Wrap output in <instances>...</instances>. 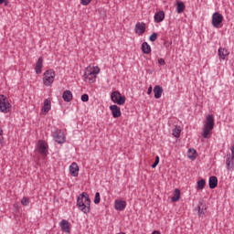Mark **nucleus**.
I'll use <instances>...</instances> for the list:
<instances>
[{
    "mask_svg": "<svg viewBox=\"0 0 234 234\" xmlns=\"http://www.w3.org/2000/svg\"><path fill=\"white\" fill-rule=\"evenodd\" d=\"M92 0H81V5H83V6H87L88 5H90V2Z\"/></svg>",
    "mask_w": 234,
    "mask_h": 234,
    "instance_id": "33",
    "label": "nucleus"
},
{
    "mask_svg": "<svg viewBox=\"0 0 234 234\" xmlns=\"http://www.w3.org/2000/svg\"><path fill=\"white\" fill-rule=\"evenodd\" d=\"M59 226L61 228V230L65 231V233L70 232V224L66 219H62L59 223Z\"/></svg>",
    "mask_w": 234,
    "mask_h": 234,
    "instance_id": "15",
    "label": "nucleus"
},
{
    "mask_svg": "<svg viewBox=\"0 0 234 234\" xmlns=\"http://www.w3.org/2000/svg\"><path fill=\"white\" fill-rule=\"evenodd\" d=\"M3 144V137H0V145Z\"/></svg>",
    "mask_w": 234,
    "mask_h": 234,
    "instance_id": "40",
    "label": "nucleus"
},
{
    "mask_svg": "<svg viewBox=\"0 0 234 234\" xmlns=\"http://www.w3.org/2000/svg\"><path fill=\"white\" fill-rule=\"evenodd\" d=\"M158 63L159 65H165V60L164 58H159Z\"/></svg>",
    "mask_w": 234,
    "mask_h": 234,
    "instance_id": "35",
    "label": "nucleus"
},
{
    "mask_svg": "<svg viewBox=\"0 0 234 234\" xmlns=\"http://www.w3.org/2000/svg\"><path fill=\"white\" fill-rule=\"evenodd\" d=\"M110 111H112V114L113 118H120V116H122V110L116 104L111 105Z\"/></svg>",
    "mask_w": 234,
    "mask_h": 234,
    "instance_id": "11",
    "label": "nucleus"
},
{
    "mask_svg": "<svg viewBox=\"0 0 234 234\" xmlns=\"http://www.w3.org/2000/svg\"><path fill=\"white\" fill-rule=\"evenodd\" d=\"M4 3L5 6L8 5V1H4Z\"/></svg>",
    "mask_w": 234,
    "mask_h": 234,
    "instance_id": "42",
    "label": "nucleus"
},
{
    "mask_svg": "<svg viewBox=\"0 0 234 234\" xmlns=\"http://www.w3.org/2000/svg\"><path fill=\"white\" fill-rule=\"evenodd\" d=\"M114 207H115L116 211H123V209H125V207H127V202L121 200V199H117L114 202Z\"/></svg>",
    "mask_w": 234,
    "mask_h": 234,
    "instance_id": "12",
    "label": "nucleus"
},
{
    "mask_svg": "<svg viewBox=\"0 0 234 234\" xmlns=\"http://www.w3.org/2000/svg\"><path fill=\"white\" fill-rule=\"evenodd\" d=\"M218 53L220 59H226L229 56V51L226 48H219Z\"/></svg>",
    "mask_w": 234,
    "mask_h": 234,
    "instance_id": "17",
    "label": "nucleus"
},
{
    "mask_svg": "<svg viewBox=\"0 0 234 234\" xmlns=\"http://www.w3.org/2000/svg\"><path fill=\"white\" fill-rule=\"evenodd\" d=\"M150 41L154 42L156 39H158V34L156 33H153L150 37H149Z\"/></svg>",
    "mask_w": 234,
    "mask_h": 234,
    "instance_id": "31",
    "label": "nucleus"
},
{
    "mask_svg": "<svg viewBox=\"0 0 234 234\" xmlns=\"http://www.w3.org/2000/svg\"><path fill=\"white\" fill-rule=\"evenodd\" d=\"M214 127L215 118L213 117V115H207L203 125V138H211V131H213Z\"/></svg>",
    "mask_w": 234,
    "mask_h": 234,
    "instance_id": "3",
    "label": "nucleus"
},
{
    "mask_svg": "<svg viewBox=\"0 0 234 234\" xmlns=\"http://www.w3.org/2000/svg\"><path fill=\"white\" fill-rule=\"evenodd\" d=\"M198 214L202 215V211H200V207H198Z\"/></svg>",
    "mask_w": 234,
    "mask_h": 234,
    "instance_id": "39",
    "label": "nucleus"
},
{
    "mask_svg": "<svg viewBox=\"0 0 234 234\" xmlns=\"http://www.w3.org/2000/svg\"><path fill=\"white\" fill-rule=\"evenodd\" d=\"M208 186L210 189H215V187L218 186V178L215 176H210L208 179Z\"/></svg>",
    "mask_w": 234,
    "mask_h": 234,
    "instance_id": "16",
    "label": "nucleus"
},
{
    "mask_svg": "<svg viewBox=\"0 0 234 234\" xmlns=\"http://www.w3.org/2000/svg\"><path fill=\"white\" fill-rule=\"evenodd\" d=\"M100 200H101L100 197V192H96L95 198H94V204H100Z\"/></svg>",
    "mask_w": 234,
    "mask_h": 234,
    "instance_id": "30",
    "label": "nucleus"
},
{
    "mask_svg": "<svg viewBox=\"0 0 234 234\" xmlns=\"http://www.w3.org/2000/svg\"><path fill=\"white\" fill-rule=\"evenodd\" d=\"M154 22L155 23H162L164 19H165V13L164 11H159L154 14Z\"/></svg>",
    "mask_w": 234,
    "mask_h": 234,
    "instance_id": "14",
    "label": "nucleus"
},
{
    "mask_svg": "<svg viewBox=\"0 0 234 234\" xmlns=\"http://www.w3.org/2000/svg\"><path fill=\"white\" fill-rule=\"evenodd\" d=\"M187 156L190 160H195V158H197V150L189 149Z\"/></svg>",
    "mask_w": 234,
    "mask_h": 234,
    "instance_id": "27",
    "label": "nucleus"
},
{
    "mask_svg": "<svg viewBox=\"0 0 234 234\" xmlns=\"http://www.w3.org/2000/svg\"><path fill=\"white\" fill-rule=\"evenodd\" d=\"M77 206L82 213H85V215L90 213V197H89V194L86 192L80 194L77 199Z\"/></svg>",
    "mask_w": 234,
    "mask_h": 234,
    "instance_id": "1",
    "label": "nucleus"
},
{
    "mask_svg": "<svg viewBox=\"0 0 234 234\" xmlns=\"http://www.w3.org/2000/svg\"><path fill=\"white\" fill-rule=\"evenodd\" d=\"M0 136H3V129L0 127Z\"/></svg>",
    "mask_w": 234,
    "mask_h": 234,
    "instance_id": "38",
    "label": "nucleus"
},
{
    "mask_svg": "<svg viewBox=\"0 0 234 234\" xmlns=\"http://www.w3.org/2000/svg\"><path fill=\"white\" fill-rule=\"evenodd\" d=\"M162 92H164V89H162V87H160L159 85L154 86V98L156 100H159V98H162Z\"/></svg>",
    "mask_w": 234,
    "mask_h": 234,
    "instance_id": "19",
    "label": "nucleus"
},
{
    "mask_svg": "<svg viewBox=\"0 0 234 234\" xmlns=\"http://www.w3.org/2000/svg\"><path fill=\"white\" fill-rule=\"evenodd\" d=\"M5 3V0H0V5H3Z\"/></svg>",
    "mask_w": 234,
    "mask_h": 234,
    "instance_id": "41",
    "label": "nucleus"
},
{
    "mask_svg": "<svg viewBox=\"0 0 234 234\" xmlns=\"http://www.w3.org/2000/svg\"><path fill=\"white\" fill-rule=\"evenodd\" d=\"M52 109L50 99H46L44 101V106L42 108L43 112H48Z\"/></svg>",
    "mask_w": 234,
    "mask_h": 234,
    "instance_id": "21",
    "label": "nucleus"
},
{
    "mask_svg": "<svg viewBox=\"0 0 234 234\" xmlns=\"http://www.w3.org/2000/svg\"><path fill=\"white\" fill-rule=\"evenodd\" d=\"M0 111L1 112H8L10 111V102L5 98V95H0Z\"/></svg>",
    "mask_w": 234,
    "mask_h": 234,
    "instance_id": "8",
    "label": "nucleus"
},
{
    "mask_svg": "<svg viewBox=\"0 0 234 234\" xmlns=\"http://www.w3.org/2000/svg\"><path fill=\"white\" fill-rule=\"evenodd\" d=\"M151 92H153V87L152 86H150L148 88L147 94L149 95V94H151Z\"/></svg>",
    "mask_w": 234,
    "mask_h": 234,
    "instance_id": "37",
    "label": "nucleus"
},
{
    "mask_svg": "<svg viewBox=\"0 0 234 234\" xmlns=\"http://www.w3.org/2000/svg\"><path fill=\"white\" fill-rule=\"evenodd\" d=\"M62 99L67 102L72 101V91L69 90H65L62 94Z\"/></svg>",
    "mask_w": 234,
    "mask_h": 234,
    "instance_id": "20",
    "label": "nucleus"
},
{
    "mask_svg": "<svg viewBox=\"0 0 234 234\" xmlns=\"http://www.w3.org/2000/svg\"><path fill=\"white\" fill-rule=\"evenodd\" d=\"M226 165H227L228 169H231L234 167L233 161H231V159H229V158H227Z\"/></svg>",
    "mask_w": 234,
    "mask_h": 234,
    "instance_id": "28",
    "label": "nucleus"
},
{
    "mask_svg": "<svg viewBox=\"0 0 234 234\" xmlns=\"http://www.w3.org/2000/svg\"><path fill=\"white\" fill-rule=\"evenodd\" d=\"M158 164H160V157L156 156L154 163L152 165V168L154 169V167H156V165H158Z\"/></svg>",
    "mask_w": 234,
    "mask_h": 234,
    "instance_id": "32",
    "label": "nucleus"
},
{
    "mask_svg": "<svg viewBox=\"0 0 234 234\" xmlns=\"http://www.w3.org/2000/svg\"><path fill=\"white\" fill-rule=\"evenodd\" d=\"M22 206H28L30 204V199L28 197H24L21 200Z\"/></svg>",
    "mask_w": 234,
    "mask_h": 234,
    "instance_id": "29",
    "label": "nucleus"
},
{
    "mask_svg": "<svg viewBox=\"0 0 234 234\" xmlns=\"http://www.w3.org/2000/svg\"><path fill=\"white\" fill-rule=\"evenodd\" d=\"M222 21H224V16H222V14L215 12L212 15V27H214V28H221Z\"/></svg>",
    "mask_w": 234,
    "mask_h": 234,
    "instance_id": "5",
    "label": "nucleus"
},
{
    "mask_svg": "<svg viewBox=\"0 0 234 234\" xmlns=\"http://www.w3.org/2000/svg\"><path fill=\"white\" fill-rule=\"evenodd\" d=\"M69 173L71 176H78L80 175V166H78L77 163H72L69 165Z\"/></svg>",
    "mask_w": 234,
    "mask_h": 234,
    "instance_id": "13",
    "label": "nucleus"
},
{
    "mask_svg": "<svg viewBox=\"0 0 234 234\" xmlns=\"http://www.w3.org/2000/svg\"><path fill=\"white\" fill-rule=\"evenodd\" d=\"M142 50L144 54H151V46L147 42L142 44Z\"/></svg>",
    "mask_w": 234,
    "mask_h": 234,
    "instance_id": "22",
    "label": "nucleus"
},
{
    "mask_svg": "<svg viewBox=\"0 0 234 234\" xmlns=\"http://www.w3.org/2000/svg\"><path fill=\"white\" fill-rule=\"evenodd\" d=\"M81 101H89V95L88 94H83L81 96Z\"/></svg>",
    "mask_w": 234,
    "mask_h": 234,
    "instance_id": "34",
    "label": "nucleus"
},
{
    "mask_svg": "<svg viewBox=\"0 0 234 234\" xmlns=\"http://www.w3.org/2000/svg\"><path fill=\"white\" fill-rule=\"evenodd\" d=\"M100 74V68L99 67H87L83 78L86 83H94L96 81V78Z\"/></svg>",
    "mask_w": 234,
    "mask_h": 234,
    "instance_id": "2",
    "label": "nucleus"
},
{
    "mask_svg": "<svg viewBox=\"0 0 234 234\" xmlns=\"http://www.w3.org/2000/svg\"><path fill=\"white\" fill-rule=\"evenodd\" d=\"M171 200H172V202H178V200H180V190L179 189H176L174 191V197H172Z\"/></svg>",
    "mask_w": 234,
    "mask_h": 234,
    "instance_id": "23",
    "label": "nucleus"
},
{
    "mask_svg": "<svg viewBox=\"0 0 234 234\" xmlns=\"http://www.w3.org/2000/svg\"><path fill=\"white\" fill-rule=\"evenodd\" d=\"M111 100L113 103H117V105H123L125 103V96H122L118 90L111 94Z\"/></svg>",
    "mask_w": 234,
    "mask_h": 234,
    "instance_id": "6",
    "label": "nucleus"
},
{
    "mask_svg": "<svg viewBox=\"0 0 234 234\" xmlns=\"http://www.w3.org/2000/svg\"><path fill=\"white\" fill-rule=\"evenodd\" d=\"M56 72L53 69H48L43 75V83L46 87H50L54 83Z\"/></svg>",
    "mask_w": 234,
    "mask_h": 234,
    "instance_id": "4",
    "label": "nucleus"
},
{
    "mask_svg": "<svg viewBox=\"0 0 234 234\" xmlns=\"http://www.w3.org/2000/svg\"><path fill=\"white\" fill-rule=\"evenodd\" d=\"M43 70V58H39L36 63L35 71L36 74H41V71Z\"/></svg>",
    "mask_w": 234,
    "mask_h": 234,
    "instance_id": "18",
    "label": "nucleus"
},
{
    "mask_svg": "<svg viewBox=\"0 0 234 234\" xmlns=\"http://www.w3.org/2000/svg\"><path fill=\"white\" fill-rule=\"evenodd\" d=\"M134 32L137 36H143V34H145V23L137 22L134 27Z\"/></svg>",
    "mask_w": 234,
    "mask_h": 234,
    "instance_id": "10",
    "label": "nucleus"
},
{
    "mask_svg": "<svg viewBox=\"0 0 234 234\" xmlns=\"http://www.w3.org/2000/svg\"><path fill=\"white\" fill-rule=\"evenodd\" d=\"M37 149L42 156H47V154H48V144L43 140L37 142Z\"/></svg>",
    "mask_w": 234,
    "mask_h": 234,
    "instance_id": "7",
    "label": "nucleus"
},
{
    "mask_svg": "<svg viewBox=\"0 0 234 234\" xmlns=\"http://www.w3.org/2000/svg\"><path fill=\"white\" fill-rule=\"evenodd\" d=\"M182 133V129H180V126H176L175 129L173 130V136L175 138H180V133Z\"/></svg>",
    "mask_w": 234,
    "mask_h": 234,
    "instance_id": "24",
    "label": "nucleus"
},
{
    "mask_svg": "<svg viewBox=\"0 0 234 234\" xmlns=\"http://www.w3.org/2000/svg\"><path fill=\"white\" fill-rule=\"evenodd\" d=\"M186 10V5L183 2L177 3L176 12L177 14H182Z\"/></svg>",
    "mask_w": 234,
    "mask_h": 234,
    "instance_id": "25",
    "label": "nucleus"
},
{
    "mask_svg": "<svg viewBox=\"0 0 234 234\" xmlns=\"http://www.w3.org/2000/svg\"><path fill=\"white\" fill-rule=\"evenodd\" d=\"M204 187H206V180L200 179L199 181H197V189L200 191L204 189Z\"/></svg>",
    "mask_w": 234,
    "mask_h": 234,
    "instance_id": "26",
    "label": "nucleus"
},
{
    "mask_svg": "<svg viewBox=\"0 0 234 234\" xmlns=\"http://www.w3.org/2000/svg\"><path fill=\"white\" fill-rule=\"evenodd\" d=\"M230 151H231V158L232 160H234V145L230 147Z\"/></svg>",
    "mask_w": 234,
    "mask_h": 234,
    "instance_id": "36",
    "label": "nucleus"
},
{
    "mask_svg": "<svg viewBox=\"0 0 234 234\" xmlns=\"http://www.w3.org/2000/svg\"><path fill=\"white\" fill-rule=\"evenodd\" d=\"M53 138L57 144H65V133L61 130L55 132Z\"/></svg>",
    "mask_w": 234,
    "mask_h": 234,
    "instance_id": "9",
    "label": "nucleus"
}]
</instances>
